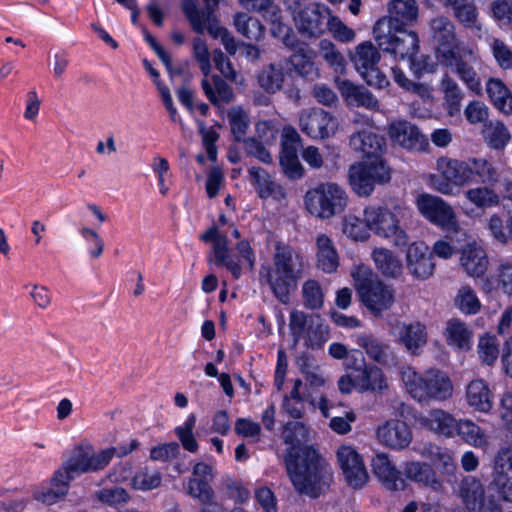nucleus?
<instances>
[{"label": "nucleus", "instance_id": "4", "mask_svg": "<svg viewBox=\"0 0 512 512\" xmlns=\"http://www.w3.org/2000/svg\"><path fill=\"white\" fill-rule=\"evenodd\" d=\"M351 277L360 300L373 314L379 315L392 306L393 290L379 280L369 266L358 265L351 272Z\"/></svg>", "mask_w": 512, "mask_h": 512}, {"label": "nucleus", "instance_id": "18", "mask_svg": "<svg viewBox=\"0 0 512 512\" xmlns=\"http://www.w3.org/2000/svg\"><path fill=\"white\" fill-rule=\"evenodd\" d=\"M324 20H326L328 32H353L338 17L323 15L315 8L300 10L295 16L298 32H323L320 25Z\"/></svg>", "mask_w": 512, "mask_h": 512}, {"label": "nucleus", "instance_id": "22", "mask_svg": "<svg viewBox=\"0 0 512 512\" xmlns=\"http://www.w3.org/2000/svg\"><path fill=\"white\" fill-rule=\"evenodd\" d=\"M377 439L384 446L402 450L412 441V432L406 422L392 419L380 425L377 429Z\"/></svg>", "mask_w": 512, "mask_h": 512}, {"label": "nucleus", "instance_id": "5", "mask_svg": "<svg viewBox=\"0 0 512 512\" xmlns=\"http://www.w3.org/2000/svg\"><path fill=\"white\" fill-rule=\"evenodd\" d=\"M408 393L419 402L445 401L452 397L453 385L446 373L428 370L424 374L406 371L402 375Z\"/></svg>", "mask_w": 512, "mask_h": 512}, {"label": "nucleus", "instance_id": "2", "mask_svg": "<svg viewBox=\"0 0 512 512\" xmlns=\"http://www.w3.org/2000/svg\"><path fill=\"white\" fill-rule=\"evenodd\" d=\"M435 55L439 63L457 74L473 92L481 91V80L475 69L478 57L473 48L459 41L456 34H434Z\"/></svg>", "mask_w": 512, "mask_h": 512}, {"label": "nucleus", "instance_id": "60", "mask_svg": "<svg viewBox=\"0 0 512 512\" xmlns=\"http://www.w3.org/2000/svg\"><path fill=\"white\" fill-rule=\"evenodd\" d=\"M195 423L196 417L194 414H191L182 426L175 429V433L183 448L192 453L196 452L198 449V443L193 435Z\"/></svg>", "mask_w": 512, "mask_h": 512}, {"label": "nucleus", "instance_id": "7", "mask_svg": "<svg viewBox=\"0 0 512 512\" xmlns=\"http://www.w3.org/2000/svg\"><path fill=\"white\" fill-rule=\"evenodd\" d=\"M304 201L307 210L312 215L321 219H329L345 210L348 195L340 185L328 182L308 190Z\"/></svg>", "mask_w": 512, "mask_h": 512}, {"label": "nucleus", "instance_id": "31", "mask_svg": "<svg viewBox=\"0 0 512 512\" xmlns=\"http://www.w3.org/2000/svg\"><path fill=\"white\" fill-rule=\"evenodd\" d=\"M459 497L468 509L478 508L482 512L485 501V490L481 481L475 476H465L459 484Z\"/></svg>", "mask_w": 512, "mask_h": 512}, {"label": "nucleus", "instance_id": "58", "mask_svg": "<svg viewBox=\"0 0 512 512\" xmlns=\"http://www.w3.org/2000/svg\"><path fill=\"white\" fill-rule=\"evenodd\" d=\"M161 480L159 471L145 467L134 475L132 486L138 490H152L160 486Z\"/></svg>", "mask_w": 512, "mask_h": 512}, {"label": "nucleus", "instance_id": "24", "mask_svg": "<svg viewBox=\"0 0 512 512\" xmlns=\"http://www.w3.org/2000/svg\"><path fill=\"white\" fill-rule=\"evenodd\" d=\"M403 469L407 479L437 493L444 491L443 481L438 477L431 465L425 462L411 461L405 463Z\"/></svg>", "mask_w": 512, "mask_h": 512}, {"label": "nucleus", "instance_id": "9", "mask_svg": "<svg viewBox=\"0 0 512 512\" xmlns=\"http://www.w3.org/2000/svg\"><path fill=\"white\" fill-rule=\"evenodd\" d=\"M380 59L379 51L370 42L359 44L351 54V61L361 78L369 86L377 89H383L389 85L387 76L378 66Z\"/></svg>", "mask_w": 512, "mask_h": 512}, {"label": "nucleus", "instance_id": "42", "mask_svg": "<svg viewBox=\"0 0 512 512\" xmlns=\"http://www.w3.org/2000/svg\"><path fill=\"white\" fill-rule=\"evenodd\" d=\"M486 91L494 106L505 114L512 113V96L509 89L499 79H489Z\"/></svg>", "mask_w": 512, "mask_h": 512}, {"label": "nucleus", "instance_id": "64", "mask_svg": "<svg viewBox=\"0 0 512 512\" xmlns=\"http://www.w3.org/2000/svg\"><path fill=\"white\" fill-rule=\"evenodd\" d=\"M493 17L512 29V0H495L491 3Z\"/></svg>", "mask_w": 512, "mask_h": 512}, {"label": "nucleus", "instance_id": "55", "mask_svg": "<svg viewBox=\"0 0 512 512\" xmlns=\"http://www.w3.org/2000/svg\"><path fill=\"white\" fill-rule=\"evenodd\" d=\"M470 170V182L478 177L483 183H489L496 180V171L492 164L487 160L473 158L466 162Z\"/></svg>", "mask_w": 512, "mask_h": 512}, {"label": "nucleus", "instance_id": "45", "mask_svg": "<svg viewBox=\"0 0 512 512\" xmlns=\"http://www.w3.org/2000/svg\"><path fill=\"white\" fill-rule=\"evenodd\" d=\"M215 260L218 265L225 266L235 278L241 275V266L229 255L228 239L225 235H220L213 243Z\"/></svg>", "mask_w": 512, "mask_h": 512}, {"label": "nucleus", "instance_id": "35", "mask_svg": "<svg viewBox=\"0 0 512 512\" xmlns=\"http://www.w3.org/2000/svg\"><path fill=\"white\" fill-rule=\"evenodd\" d=\"M397 329L400 343L412 353H415L427 342L426 328L420 322L400 323Z\"/></svg>", "mask_w": 512, "mask_h": 512}, {"label": "nucleus", "instance_id": "36", "mask_svg": "<svg viewBox=\"0 0 512 512\" xmlns=\"http://www.w3.org/2000/svg\"><path fill=\"white\" fill-rule=\"evenodd\" d=\"M274 0H258V32H283L285 25L281 21L280 10Z\"/></svg>", "mask_w": 512, "mask_h": 512}, {"label": "nucleus", "instance_id": "19", "mask_svg": "<svg viewBox=\"0 0 512 512\" xmlns=\"http://www.w3.org/2000/svg\"><path fill=\"white\" fill-rule=\"evenodd\" d=\"M207 7L200 10L196 0H183L182 10L189 20L194 32H227L226 29L219 28L217 20L214 17L210 6L217 5L219 0H205Z\"/></svg>", "mask_w": 512, "mask_h": 512}, {"label": "nucleus", "instance_id": "57", "mask_svg": "<svg viewBox=\"0 0 512 512\" xmlns=\"http://www.w3.org/2000/svg\"><path fill=\"white\" fill-rule=\"evenodd\" d=\"M93 497L108 506L122 505L130 499L128 492L118 486L97 490L94 492Z\"/></svg>", "mask_w": 512, "mask_h": 512}, {"label": "nucleus", "instance_id": "28", "mask_svg": "<svg viewBox=\"0 0 512 512\" xmlns=\"http://www.w3.org/2000/svg\"><path fill=\"white\" fill-rule=\"evenodd\" d=\"M201 87L207 99L216 107L234 100L233 89L219 75L204 76Z\"/></svg>", "mask_w": 512, "mask_h": 512}, {"label": "nucleus", "instance_id": "25", "mask_svg": "<svg viewBox=\"0 0 512 512\" xmlns=\"http://www.w3.org/2000/svg\"><path fill=\"white\" fill-rule=\"evenodd\" d=\"M303 381L300 378L293 380V387L289 394L285 395L282 402V410L294 419H300L305 413V402L316 406V399L310 391H301Z\"/></svg>", "mask_w": 512, "mask_h": 512}, {"label": "nucleus", "instance_id": "21", "mask_svg": "<svg viewBox=\"0 0 512 512\" xmlns=\"http://www.w3.org/2000/svg\"><path fill=\"white\" fill-rule=\"evenodd\" d=\"M378 34L376 41L380 49L398 56L401 59L408 58L411 63L414 62L419 49L418 34Z\"/></svg>", "mask_w": 512, "mask_h": 512}, {"label": "nucleus", "instance_id": "32", "mask_svg": "<svg viewBox=\"0 0 512 512\" xmlns=\"http://www.w3.org/2000/svg\"><path fill=\"white\" fill-rule=\"evenodd\" d=\"M315 244L317 267L325 273L335 272L339 266V255L333 240L326 234H319Z\"/></svg>", "mask_w": 512, "mask_h": 512}, {"label": "nucleus", "instance_id": "43", "mask_svg": "<svg viewBox=\"0 0 512 512\" xmlns=\"http://www.w3.org/2000/svg\"><path fill=\"white\" fill-rule=\"evenodd\" d=\"M372 178L369 170L365 169L362 162L349 168L350 185L359 196L367 197L373 192L376 184Z\"/></svg>", "mask_w": 512, "mask_h": 512}, {"label": "nucleus", "instance_id": "6", "mask_svg": "<svg viewBox=\"0 0 512 512\" xmlns=\"http://www.w3.org/2000/svg\"><path fill=\"white\" fill-rule=\"evenodd\" d=\"M138 446L139 442L137 440H131L128 444L109 447L94 454H89L82 448H78L63 463L65 469H68L73 479H75L81 474L103 470L114 456L124 457L137 449Z\"/></svg>", "mask_w": 512, "mask_h": 512}, {"label": "nucleus", "instance_id": "30", "mask_svg": "<svg viewBox=\"0 0 512 512\" xmlns=\"http://www.w3.org/2000/svg\"><path fill=\"white\" fill-rule=\"evenodd\" d=\"M338 89L341 95L350 104L363 106L370 110L379 109V101L377 98L362 85H355L349 80H343L338 82Z\"/></svg>", "mask_w": 512, "mask_h": 512}, {"label": "nucleus", "instance_id": "61", "mask_svg": "<svg viewBox=\"0 0 512 512\" xmlns=\"http://www.w3.org/2000/svg\"><path fill=\"white\" fill-rule=\"evenodd\" d=\"M455 304L462 312L467 314H475L480 309V302L475 292L469 286L459 289Z\"/></svg>", "mask_w": 512, "mask_h": 512}, {"label": "nucleus", "instance_id": "41", "mask_svg": "<svg viewBox=\"0 0 512 512\" xmlns=\"http://www.w3.org/2000/svg\"><path fill=\"white\" fill-rule=\"evenodd\" d=\"M447 342L449 345L455 346L462 350H468L471 347L472 331L466 323L451 319L447 322L445 329Z\"/></svg>", "mask_w": 512, "mask_h": 512}, {"label": "nucleus", "instance_id": "20", "mask_svg": "<svg viewBox=\"0 0 512 512\" xmlns=\"http://www.w3.org/2000/svg\"><path fill=\"white\" fill-rule=\"evenodd\" d=\"M349 145L366 160L382 157L386 149L385 138L371 126L354 131L349 138Z\"/></svg>", "mask_w": 512, "mask_h": 512}, {"label": "nucleus", "instance_id": "38", "mask_svg": "<svg viewBox=\"0 0 512 512\" xmlns=\"http://www.w3.org/2000/svg\"><path fill=\"white\" fill-rule=\"evenodd\" d=\"M296 365L306 382V391L324 386L323 372L313 356L303 353L296 359Z\"/></svg>", "mask_w": 512, "mask_h": 512}, {"label": "nucleus", "instance_id": "40", "mask_svg": "<svg viewBox=\"0 0 512 512\" xmlns=\"http://www.w3.org/2000/svg\"><path fill=\"white\" fill-rule=\"evenodd\" d=\"M426 423L436 434L450 438L455 435L458 420L442 409H434L429 413Z\"/></svg>", "mask_w": 512, "mask_h": 512}, {"label": "nucleus", "instance_id": "29", "mask_svg": "<svg viewBox=\"0 0 512 512\" xmlns=\"http://www.w3.org/2000/svg\"><path fill=\"white\" fill-rule=\"evenodd\" d=\"M466 402L476 411L487 413L493 407V395L483 379H475L466 387Z\"/></svg>", "mask_w": 512, "mask_h": 512}, {"label": "nucleus", "instance_id": "17", "mask_svg": "<svg viewBox=\"0 0 512 512\" xmlns=\"http://www.w3.org/2000/svg\"><path fill=\"white\" fill-rule=\"evenodd\" d=\"M391 140L401 147L413 151H426L429 147L427 137L419 128L406 120L392 122L388 129Z\"/></svg>", "mask_w": 512, "mask_h": 512}, {"label": "nucleus", "instance_id": "27", "mask_svg": "<svg viewBox=\"0 0 512 512\" xmlns=\"http://www.w3.org/2000/svg\"><path fill=\"white\" fill-rule=\"evenodd\" d=\"M314 326L315 322L312 317H308L302 311L293 310L289 316V329L294 345L304 339L307 346L313 347L317 343Z\"/></svg>", "mask_w": 512, "mask_h": 512}, {"label": "nucleus", "instance_id": "34", "mask_svg": "<svg viewBox=\"0 0 512 512\" xmlns=\"http://www.w3.org/2000/svg\"><path fill=\"white\" fill-rule=\"evenodd\" d=\"M420 455L434 462L443 475L455 477L458 467L449 449L429 443L424 445Z\"/></svg>", "mask_w": 512, "mask_h": 512}, {"label": "nucleus", "instance_id": "54", "mask_svg": "<svg viewBox=\"0 0 512 512\" xmlns=\"http://www.w3.org/2000/svg\"><path fill=\"white\" fill-rule=\"evenodd\" d=\"M308 437V428L302 422H288L284 426L283 430V439L286 444H290L291 447L288 450H292L293 448L299 449L303 448L301 446L302 443L307 441Z\"/></svg>", "mask_w": 512, "mask_h": 512}, {"label": "nucleus", "instance_id": "50", "mask_svg": "<svg viewBox=\"0 0 512 512\" xmlns=\"http://www.w3.org/2000/svg\"><path fill=\"white\" fill-rule=\"evenodd\" d=\"M310 49L302 51L300 53H293L285 62L290 64L294 71L306 79H313L318 75L317 69L314 67V63L309 55Z\"/></svg>", "mask_w": 512, "mask_h": 512}, {"label": "nucleus", "instance_id": "56", "mask_svg": "<svg viewBox=\"0 0 512 512\" xmlns=\"http://www.w3.org/2000/svg\"><path fill=\"white\" fill-rule=\"evenodd\" d=\"M465 197L479 208L492 207L498 204L499 196L488 187H476L465 191Z\"/></svg>", "mask_w": 512, "mask_h": 512}, {"label": "nucleus", "instance_id": "1", "mask_svg": "<svg viewBox=\"0 0 512 512\" xmlns=\"http://www.w3.org/2000/svg\"><path fill=\"white\" fill-rule=\"evenodd\" d=\"M284 461L289 478L298 493L317 498L329 489L333 480L331 468L311 446L288 450Z\"/></svg>", "mask_w": 512, "mask_h": 512}, {"label": "nucleus", "instance_id": "46", "mask_svg": "<svg viewBox=\"0 0 512 512\" xmlns=\"http://www.w3.org/2000/svg\"><path fill=\"white\" fill-rule=\"evenodd\" d=\"M483 134L490 147L502 149L511 139L506 126L501 121H489L484 126Z\"/></svg>", "mask_w": 512, "mask_h": 512}, {"label": "nucleus", "instance_id": "15", "mask_svg": "<svg viewBox=\"0 0 512 512\" xmlns=\"http://www.w3.org/2000/svg\"><path fill=\"white\" fill-rule=\"evenodd\" d=\"M336 456L348 485L354 489L362 488L369 476L360 454L352 446L342 445Z\"/></svg>", "mask_w": 512, "mask_h": 512}, {"label": "nucleus", "instance_id": "16", "mask_svg": "<svg viewBox=\"0 0 512 512\" xmlns=\"http://www.w3.org/2000/svg\"><path fill=\"white\" fill-rule=\"evenodd\" d=\"M408 272L417 280H427L434 275V255L424 242L412 243L406 253Z\"/></svg>", "mask_w": 512, "mask_h": 512}, {"label": "nucleus", "instance_id": "37", "mask_svg": "<svg viewBox=\"0 0 512 512\" xmlns=\"http://www.w3.org/2000/svg\"><path fill=\"white\" fill-rule=\"evenodd\" d=\"M356 389L360 392H381L387 388V380L383 371L374 365H367L360 373L355 374Z\"/></svg>", "mask_w": 512, "mask_h": 512}, {"label": "nucleus", "instance_id": "52", "mask_svg": "<svg viewBox=\"0 0 512 512\" xmlns=\"http://www.w3.org/2000/svg\"><path fill=\"white\" fill-rule=\"evenodd\" d=\"M441 89L449 106V113L452 115L459 112L463 93L457 82L446 74L441 81Z\"/></svg>", "mask_w": 512, "mask_h": 512}, {"label": "nucleus", "instance_id": "44", "mask_svg": "<svg viewBox=\"0 0 512 512\" xmlns=\"http://www.w3.org/2000/svg\"><path fill=\"white\" fill-rule=\"evenodd\" d=\"M455 435L474 447H483L487 444L483 430L469 419L458 420Z\"/></svg>", "mask_w": 512, "mask_h": 512}, {"label": "nucleus", "instance_id": "13", "mask_svg": "<svg viewBox=\"0 0 512 512\" xmlns=\"http://www.w3.org/2000/svg\"><path fill=\"white\" fill-rule=\"evenodd\" d=\"M390 16L380 18L372 32H407L405 27L417 17L418 6L415 0H392Z\"/></svg>", "mask_w": 512, "mask_h": 512}, {"label": "nucleus", "instance_id": "33", "mask_svg": "<svg viewBox=\"0 0 512 512\" xmlns=\"http://www.w3.org/2000/svg\"><path fill=\"white\" fill-rule=\"evenodd\" d=\"M460 263L469 276L481 277L486 273L489 262L484 249L471 244L463 249Z\"/></svg>", "mask_w": 512, "mask_h": 512}, {"label": "nucleus", "instance_id": "51", "mask_svg": "<svg viewBox=\"0 0 512 512\" xmlns=\"http://www.w3.org/2000/svg\"><path fill=\"white\" fill-rule=\"evenodd\" d=\"M228 120L237 141H241L250 126V119L247 112L241 106H234L228 111Z\"/></svg>", "mask_w": 512, "mask_h": 512}, {"label": "nucleus", "instance_id": "14", "mask_svg": "<svg viewBox=\"0 0 512 512\" xmlns=\"http://www.w3.org/2000/svg\"><path fill=\"white\" fill-rule=\"evenodd\" d=\"M301 131L313 139H325L333 135L338 128L334 115L321 108L303 110L299 116Z\"/></svg>", "mask_w": 512, "mask_h": 512}, {"label": "nucleus", "instance_id": "10", "mask_svg": "<svg viewBox=\"0 0 512 512\" xmlns=\"http://www.w3.org/2000/svg\"><path fill=\"white\" fill-rule=\"evenodd\" d=\"M437 170L440 176H433V188L444 195H455L460 186L470 183V170L465 161L448 157L437 160Z\"/></svg>", "mask_w": 512, "mask_h": 512}, {"label": "nucleus", "instance_id": "48", "mask_svg": "<svg viewBox=\"0 0 512 512\" xmlns=\"http://www.w3.org/2000/svg\"><path fill=\"white\" fill-rule=\"evenodd\" d=\"M454 15L456 19L466 29H481L478 23V12L474 3L469 0H460L455 6H453Z\"/></svg>", "mask_w": 512, "mask_h": 512}, {"label": "nucleus", "instance_id": "23", "mask_svg": "<svg viewBox=\"0 0 512 512\" xmlns=\"http://www.w3.org/2000/svg\"><path fill=\"white\" fill-rule=\"evenodd\" d=\"M371 466L374 474L385 488L391 491L404 490L406 486L405 479L387 454H376L372 459Z\"/></svg>", "mask_w": 512, "mask_h": 512}, {"label": "nucleus", "instance_id": "47", "mask_svg": "<svg viewBox=\"0 0 512 512\" xmlns=\"http://www.w3.org/2000/svg\"><path fill=\"white\" fill-rule=\"evenodd\" d=\"M283 81L284 73L281 63L270 64L258 75V84L270 93L278 91L282 87Z\"/></svg>", "mask_w": 512, "mask_h": 512}, {"label": "nucleus", "instance_id": "53", "mask_svg": "<svg viewBox=\"0 0 512 512\" xmlns=\"http://www.w3.org/2000/svg\"><path fill=\"white\" fill-rule=\"evenodd\" d=\"M303 303L306 308L317 310L322 308L324 303V294L318 281L310 279L302 286Z\"/></svg>", "mask_w": 512, "mask_h": 512}, {"label": "nucleus", "instance_id": "39", "mask_svg": "<svg viewBox=\"0 0 512 512\" xmlns=\"http://www.w3.org/2000/svg\"><path fill=\"white\" fill-rule=\"evenodd\" d=\"M372 258L377 269L386 278H398L402 275L403 265L401 260L392 251L386 248H375Z\"/></svg>", "mask_w": 512, "mask_h": 512}, {"label": "nucleus", "instance_id": "62", "mask_svg": "<svg viewBox=\"0 0 512 512\" xmlns=\"http://www.w3.org/2000/svg\"><path fill=\"white\" fill-rule=\"evenodd\" d=\"M258 194L261 198L279 199L284 196V191L265 171L258 169Z\"/></svg>", "mask_w": 512, "mask_h": 512}, {"label": "nucleus", "instance_id": "49", "mask_svg": "<svg viewBox=\"0 0 512 512\" xmlns=\"http://www.w3.org/2000/svg\"><path fill=\"white\" fill-rule=\"evenodd\" d=\"M281 167L290 179H299L304 175V168L298 158V150L293 147L282 149L280 157Z\"/></svg>", "mask_w": 512, "mask_h": 512}, {"label": "nucleus", "instance_id": "12", "mask_svg": "<svg viewBox=\"0 0 512 512\" xmlns=\"http://www.w3.org/2000/svg\"><path fill=\"white\" fill-rule=\"evenodd\" d=\"M490 489L507 503H512V448H500L493 460Z\"/></svg>", "mask_w": 512, "mask_h": 512}, {"label": "nucleus", "instance_id": "26", "mask_svg": "<svg viewBox=\"0 0 512 512\" xmlns=\"http://www.w3.org/2000/svg\"><path fill=\"white\" fill-rule=\"evenodd\" d=\"M356 344L365 351L373 361L387 365L394 361V352L391 346L373 334L361 333L356 336Z\"/></svg>", "mask_w": 512, "mask_h": 512}, {"label": "nucleus", "instance_id": "8", "mask_svg": "<svg viewBox=\"0 0 512 512\" xmlns=\"http://www.w3.org/2000/svg\"><path fill=\"white\" fill-rule=\"evenodd\" d=\"M398 213H394L383 207H368L364 210L366 226L378 236L389 239L398 247H404L409 243V236L400 226Z\"/></svg>", "mask_w": 512, "mask_h": 512}, {"label": "nucleus", "instance_id": "63", "mask_svg": "<svg viewBox=\"0 0 512 512\" xmlns=\"http://www.w3.org/2000/svg\"><path fill=\"white\" fill-rule=\"evenodd\" d=\"M320 53L323 59L334 69L335 72L342 73L344 71L345 60L331 42L322 40L320 42Z\"/></svg>", "mask_w": 512, "mask_h": 512}, {"label": "nucleus", "instance_id": "3", "mask_svg": "<svg viewBox=\"0 0 512 512\" xmlns=\"http://www.w3.org/2000/svg\"><path fill=\"white\" fill-rule=\"evenodd\" d=\"M302 256L291 246L275 242L273 267L267 271V282L274 296L283 304H288L290 294L297 288L302 277Z\"/></svg>", "mask_w": 512, "mask_h": 512}, {"label": "nucleus", "instance_id": "11", "mask_svg": "<svg viewBox=\"0 0 512 512\" xmlns=\"http://www.w3.org/2000/svg\"><path fill=\"white\" fill-rule=\"evenodd\" d=\"M421 215L431 223L448 232H456L459 228L456 214L446 201L431 194H421L416 200Z\"/></svg>", "mask_w": 512, "mask_h": 512}, {"label": "nucleus", "instance_id": "59", "mask_svg": "<svg viewBox=\"0 0 512 512\" xmlns=\"http://www.w3.org/2000/svg\"><path fill=\"white\" fill-rule=\"evenodd\" d=\"M365 169L369 170L373 182L383 185L391 179V169L382 157L365 160L362 162Z\"/></svg>", "mask_w": 512, "mask_h": 512}]
</instances>
